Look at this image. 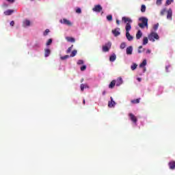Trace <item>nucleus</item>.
<instances>
[{"instance_id": "obj_1", "label": "nucleus", "mask_w": 175, "mask_h": 175, "mask_svg": "<svg viewBox=\"0 0 175 175\" xmlns=\"http://www.w3.org/2000/svg\"><path fill=\"white\" fill-rule=\"evenodd\" d=\"M122 21H123L124 24H126L125 29L126 39L129 42L133 40V36H131V33H129V31L132 29V26L131 25V24H132V19H131V18L124 16L122 18Z\"/></svg>"}, {"instance_id": "obj_2", "label": "nucleus", "mask_w": 175, "mask_h": 175, "mask_svg": "<svg viewBox=\"0 0 175 175\" xmlns=\"http://www.w3.org/2000/svg\"><path fill=\"white\" fill-rule=\"evenodd\" d=\"M139 21H142V23H139L138 26L139 28H144L145 27L146 28H148V19L146 17H142L139 18Z\"/></svg>"}, {"instance_id": "obj_3", "label": "nucleus", "mask_w": 175, "mask_h": 175, "mask_svg": "<svg viewBox=\"0 0 175 175\" xmlns=\"http://www.w3.org/2000/svg\"><path fill=\"white\" fill-rule=\"evenodd\" d=\"M148 39L150 42H154L155 40H159V36L157 33L152 31L148 36Z\"/></svg>"}, {"instance_id": "obj_4", "label": "nucleus", "mask_w": 175, "mask_h": 175, "mask_svg": "<svg viewBox=\"0 0 175 175\" xmlns=\"http://www.w3.org/2000/svg\"><path fill=\"white\" fill-rule=\"evenodd\" d=\"M110 49H111V42H110L105 44V46H103V51L104 53H107V51H109V50H110Z\"/></svg>"}, {"instance_id": "obj_5", "label": "nucleus", "mask_w": 175, "mask_h": 175, "mask_svg": "<svg viewBox=\"0 0 175 175\" xmlns=\"http://www.w3.org/2000/svg\"><path fill=\"white\" fill-rule=\"evenodd\" d=\"M103 8L100 5H96L94 8L92 9L93 12H96V13H100L103 10Z\"/></svg>"}, {"instance_id": "obj_6", "label": "nucleus", "mask_w": 175, "mask_h": 175, "mask_svg": "<svg viewBox=\"0 0 175 175\" xmlns=\"http://www.w3.org/2000/svg\"><path fill=\"white\" fill-rule=\"evenodd\" d=\"M60 23H62V24H64L65 25H68V27L72 26V23L70 21L66 18H64L62 21H60Z\"/></svg>"}, {"instance_id": "obj_7", "label": "nucleus", "mask_w": 175, "mask_h": 175, "mask_svg": "<svg viewBox=\"0 0 175 175\" xmlns=\"http://www.w3.org/2000/svg\"><path fill=\"white\" fill-rule=\"evenodd\" d=\"M112 33L116 37L120 36V35H121V32H120V28L117 27L115 29H113L112 30Z\"/></svg>"}, {"instance_id": "obj_8", "label": "nucleus", "mask_w": 175, "mask_h": 175, "mask_svg": "<svg viewBox=\"0 0 175 175\" xmlns=\"http://www.w3.org/2000/svg\"><path fill=\"white\" fill-rule=\"evenodd\" d=\"M173 16V11L172 10V9H169L167 11V20H172V16Z\"/></svg>"}, {"instance_id": "obj_9", "label": "nucleus", "mask_w": 175, "mask_h": 175, "mask_svg": "<svg viewBox=\"0 0 175 175\" xmlns=\"http://www.w3.org/2000/svg\"><path fill=\"white\" fill-rule=\"evenodd\" d=\"M129 116L130 117V119L133 122H134V124H136L137 122V118H136V116H135L133 113H129Z\"/></svg>"}, {"instance_id": "obj_10", "label": "nucleus", "mask_w": 175, "mask_h": 175, "mask_svg": "<svg viewBox=\"0 0 175 175\" xmlns=\"http://www.w3.org/2000/svg\"><path fill=\"white\" fill-rule=\"evenodd\" d=\"M133 51V48L131 46L127 47L126 49V53L127 55H132Z\"/></svg>"}, {"instance_id": "obj_11", "label": "nucleus", "mask_w": 175, "mask_h": 175, "mask_svg": "<svg viewBox=\"0 0 175 175\" xmlns=\"http://www.w3.org/2000/svg\"><path fill=\"white\" fill-rule=\"evenodd\" d=\"M110 99H111V101H109L108 107H114L116 106V102L113 100V97H111Z\"/></svg>"}, {"instance_id": "obj_12", "label": "nucleus", "mask_w": 175, "mask_h": 175, "mask_svg": "<svg viewBox=\"0 0 175 175\" xmlns=\"http://www.w3.org/2000/svg\"><path fill=\"white\" fill-rule=\"evenodd\" d=\"M169 167L171 170H174L175 169V161H170L168 163Z\"/></svg>"}, {"instance_id": "obj_13", "label": "nucleus", "mask_w": 175, "mask_h": 175, "mask_svg": "<svg viewBox=\"0 0 175 175\" xmlns=\"http://www.w3.org/2000/svg\"><path fill=\"white\" fill-rule=\"evenodd\" d=\"M142 36H143V33L142 32V31L138 30L136 33V39L139 40V39H140V38H142Z\"/></svg>"}, {"instance_id": "obj_14", "label": "nucleus", "mask_w": 175, "mask_h": 175, "mask_svg": "<svg viewBox=\"0 0 175 175\" xmlns=\"http://www.w3.org/2000/svg\"><path fill=\"white\" fill-rule=\"evenodd\" d=\"M31 25V21L29 20L26 19L23 21V27H29Z\"/></svg>"}, {"instance_id": "obj_15", "label": "nucleus", "mask_w": 175, "mask_h": 175, "mask_svg": "<svg viewBox=\"0 0 175 175\" xmlns=\"http://www.w3.org/2000/svg\"><path fill=\"white\" fill-rule=\"evenodd\" d=\"M116 59H117V56L114 53L109 57L110 62H114V61H116Z\"/></svg>"}, {"instance_id": "obj_16", "label": "nucleus", "mask_w": 175, "mask_h": 175, "mask_svg": "<svg viewBox=\"0 0 175 175\" xmlns=\"http://www.w3.org/2000/svg\"><path fill=\"white\" fill-rule=\"evenodd\" d=\"M122 83H123L122 78L118 77L116 80V85L118 87V86L121 85V84H122Z\"/></svg>"}, {"instance_id": "obj_17", "label": "nucleus", "mask_w": 175, "mask_h": 175, "mask_svg": "<svg viewBox=\"0 0 175 175\" xmlns=\"http://www.w3.org/2000/svg\"><path fill=\"white\" fill-rule=\"evenodd\" d=\"M66 39L67 42H70L71 43H75V42H76V40L72 37H66Z\"/></svg>"}, {"instance_id": "obj_18", "label": "nucleus", "mask_w": 175, "mask_h": 175, "mask_svg": "<svg viewBox=\"0 0 175 175\" xmlns=\"http://www.w3.org/2000/svg\"><path fill=\"white\" fill-rule=\"evenodd\" d=\"M116 86V80H113L109 85V88H114Z\"/></svg>"}, {"instance_id": "obj_19", "label": "nucleus", "mask_w": 175, "mask_h": 175, "mask_svg": "<svg viewBox=\"0 0 175 175\" xmlns=\"http://www.w3.org/2000/svg\"><path fill=\"white\" fill-rule=\"evenodd\" d=\"M81 90L83 92L84 91V88H90V87L88 86V85L87 84H84V83H82L81 84Z\"/></svg>"}, {"instance_id": "obj_20", "label": "nucleus", "mask_w": 175, "mask_h": 175, "mask_svg": "<svg viewBox=\"0 0 175 175\" xmlns=\"http://www.w3.org/2000/svg\"><path fill=\"white\" fill-rule=\"evenodd\" d=\"M146 65H147V60L144 59L143 60L142 64H139V68H144V66H146Z\"/></svg>"}, {"instance_id": "obj_21", "label": "nucleus", "mask_w": 175, "mask_h": 175, "mask_svg": "<svg viewBox=\"0 0 175 175\" xmlns=\"http://www.w3.org/2000/svg\"><path fill=\"white\" fill-rule=\"evenodd\" d=\"M131 103L133 105H136L137 103H140V98H137V99H135V100H131Z\"/></svg>"}, {"instance_id": "obj_22", "label": "nucleus", "mask_w": 175, "mask_h": 175, "mask_svg": "<svg viewBox=\"0 0 175 175\" xmlns=\"http://www.w3.org/2000/svg\"><path fill=\"white\" fill-rule=\"evenodd\" d=\"M13 12H14V11L12 10H8L4 12V14H5V16H10V15L13 13Z\"/></svg>"}, {"instance_id": "obj_23", "label": "nucleus", "mask_w": 175, "mask_h": 175, "mask_svg": "<svg viewBox=\"0 0 175 175\" xmlns=\"http://www.w3.org/2000/svg\"><path fill=\"white\" fill-rule=\"evenodd\" d=\"M148 43V38L144 37L143 39V44L144 46H146Z\"/></svg>"}, {"instance_id": "obj_24", "label": "nucleus", "mask_w": 175, "mask_h": 175, "mask_svg": "<svg viewBox=\"0 0 175 175\" xmlns=\"http://www.w3.org/2000/svg\"><path fill=\"white\" fill-rule=\"evenodd\" d=\"M51 53V51L50 49H47L45 50V57H49Z\"/></svg>"}, {"instance_id": "obj_25", "label": "nucleus", "mask_w": 175, "mask_h": 175, "mask_svg": "<svg viewBox=\"0 0 175 175\" xmlns=\"http://www.w3.org/2000/svg\"><path fill=\"white\" fill-rule=\"evenodd\" d=\"M173 2H174V0H167L165 2V5L169 6V5H171L172 3H173Z\"/></svg>"}, {"instance_id": "obj_26", "label": "nucleus", "mask_w": 175, "mask_h": 175, "mask_svg": "<svg viewBox=\"0 0 175 175\" xmlns=\"http://www.w3.org/2000/svg\"><path fill=\"white\" fill-rule=\"evenodd\" d=\"M76 54H77V51L74 50V51H72L71 55H70V57H75Z\"/></svg>"}, {"instance_id": "obj_27", "label": "nucleus", "mask_w": 175, "mask_h": 175, "mask_svg": "<svg viewBox=\"0 0 175 175\" xmlns=\"http://www.w3.org/2000/svg\"><path fill=\"white\" fill-rule=\"evenodd\" d=\"M125 47H126V44L125 42H122L120 44V49L122 50H124V49H125Z\"/></svg>"}, {"instance_id": "obj_28", "label": "nucleus", "mask_w": 175, "mask_h": 175, "mask_svg": "<svg viewBox=\"0 0 175 175\" xmlns=\"http://www.w3.org/2000/svg\"><path fill=\"white\" fill-rule=\"evenodd\" d=\"M167 10L166 8H163V10H161L160 14L161 16H165V13H166Z\"/></svg>"}, {"instance_id": "obj_29", "label": "nucleus", "mask_w": 175, "mask_h": 175, "mask_svg": "<svg viewBox=\"0 0 175 175\" xmlns=\"http://www.w3.org/2000/svg\"><path fill=\"white\" fill-rule=\"evenodd\" d=\"M53 43V39H49L48 41L46 43V46H50Z\"/></svg>"}, {"instance_id": "obj_30", "label": "nucleus", "mask_w": 175, "mask_h": 175, "mask_svg": "<svg viewBox=\"0 0 175 175\" xmlns=\"http://www.w3.org/2000/svg\"><path fill=\"white\" fill-rule=\"evenodd\" d=\"M137 68V64H133L131 66V70H135V69H136Z\"/></svg>"}, {"instance_id": "obj_31", "label": "nucleus", "mask_w": 175, "mask_h": 175, "mask_svg": "<svg viewBox=\"0 0 175 175\" xmlns=\"http://www.w3.org/2000/svg\"><path fill=\"white\" fill-rule=\"evenodd\" d=\"M163 0H157L156 1V5H157V6H161V5H162V1Z\"/></svg>"}, {"instance_id": "obj_32", "label": "nucleus", "mask_w": 175, "mask_h": 175, "mask_svg": "<svg viewBox=\"0 0 175 175\" xmlns=\"http://www.w3.org/2000/svg\"><path fill=\"white\" fill-rule=\"evenodd\" d=\"M141 49H143V46H139V48H138V53H139V54H141V53H143V51H144V49H142V50H140Z\"/></svg>"}, {"instance_id": "obj_33", "label": "nucleus", "mask_w": 175, "mask_h": 175, "mask_svg": "<svg viewBox=\"0 0 175 175\" xmlns=\"http://www.w3.org/2000/svg\"><path fill=\"white\" fill-rule=\"evenodd\" d=\"M107 20L108 21H111L113 20V16L112 15H108L107 16Z\"/></svg>"}, {"instance_id": "obj_34", "label": "nucleus", "mask_w": 175, "mask_h": 175, "mask_svg": "<svg viewBox=\"0 0 175 175\" xmlns=\"http://www.w3.org/2000/svg\"><path fill=\"white\" fill-rule=\"evenodd\" d=\"M141 12H142V13H144V12H146V5H142Z\"/></svg>"}, {"instance_id": "obj_35", "label": "nucleus", "mask_w": 175, "mask_h": 175, "mask_svg": "<svg viewBox=\"0 0 175 175\" xmlns=\"http://www.w3.org/2000/svg\"><path fill=\"white\" fill-rule=\"evenodd\" d=\"M158 27H159V23H157L153 26V29L154 31H157V29H158Z\"/></svg>"}, {"instance_id": "obj_36", "label": "nucleus", "mask_w": 175, "mask_h": 175, "mask_svg": "<svg viewBox=\"0 0 175 175\" xmlns=\"http://www.w3.org/2000/svg\"><path fill=\"white\" fill-rule=\"evenodd\" d=\"M72 49H73V45H72L71 46H70L68 50L66 51V53L69 54V53H70V51H72Z\"/></svg>"}, {"instance_id": "obj_37", "label": "nucleus", "mask_w": 175, "mask_h": 175, "mask_svg": "<svg viewBox=\"0 0 175 175\" xmlns=\"http://www.w3.org/2000/svg\"><path fill=\"white\" fill-rule=\"evenodd\" d=\"M60 58L64 61L65 59H68V58H69V55H66L65 56L61 57Z\"/></svg>"}, {"instance_id": "obj_38", "label": "nucleus", "mask_w": 175, "mask_h": 175, "mask_svg": "<svg viewBox=\"0 0 175 175\" xmlns=\"http://www.w3.org/2000/svg\"><path fill=\"white\" fill-rule=\"evenodd\" d=\"M76 13H77L78 14H80L81 13V8H77L76 9Z\"/></svg>"}, {"instance_id": "obj_39", "label": "nucleus", "mask_w": 175, "mask_h": 175, "mask_svg": "<svg viewBox=\"0 0 175 175\" xmlns=\"http://www.w3.org/2000/svg\"><path fill=\"white\" fill-rule=\"evenodd\" d=\"M84 64V61L79 59L77 62V65H83Z\"/></svg>"}, {"instance_id": "obj_40", "label": "nucleus", "mask_w": 175, "mask_h": 175, "mask_svg": "<svg viewBox=\"0 0 175 175\" xmlns=\"http://www.w3.org/2000/svg\"><path fill=\"white\" fill-rule=\"evenodd\" d=\"M85 69H87V66H82L81 67V72H84V70H85Z\"/></svg>"}, {"instance_id": "obj_41", "label": "nucleus", "mask_w": 175, "mask_h": 175, "mask_svg": "<svg viewBox=\"0 0 175 175\" xmlns=\"http://www.w3.org/2000/svg\"><path fill=\"white\" fill-rule=\"evenodd\" d=\"M10 24L11 27H14V21H11Z\"/></svg>"}, {"instance_id": "obj_42", "label": "nucleus", "mask_w": 175, "mask_h": 175, "mask_svg": "<svg viewBox=\"0 0 175 175\" xmlns=\"http://www.w3.org/2000/svg\"><path fill=\"white\" fill-rule=\"evenodd\" d=\"M49 32H50V29H46L45 30V35H47V33H49Z\"/></svg>"}, {"instance_id": "obj_43", "label": "nucleus", "mask_w": 175, "mask_h": 175, "mask_svg": "<svg viewBox=\"0 0 175 175\" xmlns=\"http://www.w3.org/2000/svg\"><path fill=\"white\" fill-rule=\"evenodd\" d=\"M8 2H10L11 3H13L16 0H7Z\"/></svg>"}, {"instance_id": "obj_44", "label": "nucleus", "mask_w": 175, "mask_h": 175, "mask_svg": "<svg viewBox=\"0 0 175 175\" xmlns=\"http://www.w3.org/2000/svg\"><path fill=\"white\" fill-rule=\"evenodd\" d=\"M150 53H151V50L148 49V50L146 51V54H150Z\"/></svg>"}, {"instance_id": "obj_45", "label": "nucleus", "mask_w": 175, "mask_h": 175, "mask_svg": "<svg viewBox=\"0 0 175 175\" xmlns=\"http://www.w3.org/2000/svg\"><path fill=\"white\" fill-rule=\"evenodd\" d=\"M169 68H170V66H165V70H166V72H169L168 69Z\"/></svg>"}, {"instance_id": "obj_46", "label": "nucleus", "mask_w": 175, "mask_h": 175, "mask_svg": "<svg viewBox=\"0 0 175 175\" xmlns=\"http://www.w3.org/2000/svg\"><path fill=\"white\" fill-rule=\"evenodd\" d=\"M116 24H117L118 25H120V21H118V19L116 20Z\"/></svg>"}, {"instance_id": "obj_47", "label": "nucleus", "mask_w": 175, "mask_h": 175, "mask_svg": "<svg viewBox=\"0 0 175 175\" xmlns=\"http://www.w3.org/2000/svg\"><path fill=\"white\" fill-rule=\"evenodd\" d=\"M137 80L140 82L142 81V78H137Z\"/></svg>"}, {"instance_id": "obj_48", "label": "nucleus", "mask_w": 175, "mask_h": 175, "mask_svg": "<svg viewBox=\"0 0 175 175\" xmlns=\"http://www.w3.org/2000/svg\"><path fill=\"white\" fill-rule=\"evenodd\" d=\"M103 95H106V92H105V90H104V91L103 92Z\"/></svg>"}, {"instance_id": "obj_49", "label": "nucleus", "mask_w": 175, "mask_h": 175, "mask_svg": "<svg viewBox=\"0 0 175 175\" xmlns=\"http://www.w3.org/2000/svg\"><path fill=\"white\" fill-rule=\"evenodd\" d=\"M83 105H85V100L83 99Z\"/></svg>"}, {"instance_id": "obj_50", "label": "nucleus", "mask_w": 175, "mask_h": 175, "mask_svg": "<svg viewBox=\"0 0 175 175\" xmlns=\"http://www.w3.org/2000/svg\"><path fill=\"white\" fill-rule=\"evenodd\" d=\"M144 72H146V68H144Z\"/></svg>"}, {"instance_id": "obj_51", "label": "nucleus", "mask_w": 175, "mask_h": 175, "mask_svg": "<svg viewBox=\"0 0 175 175\" xmlns=\"http://www.w3.org/2000/svg\"><path fill=\"white\" fill-rule=\"evenodd\" d=\"M81 81H84V79H82L81 80Z\"/></svg>"}]
</instances>
